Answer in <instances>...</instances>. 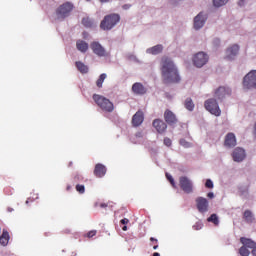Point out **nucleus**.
<instances>
[{"mask_svg":"<svg viewBox=\"0 0 256 256\" xmlns=\"http://www.w3.org/2000/svg\"><path fill=\"white\" fill-rule=\"evenodd\" d=\"M100 207H101L102 209H105V208L107 207V204H106V203H101V204H100Z\"/></svg>","mask_w":256,"mask_h":256,"instance_id":"45","label":"nucleus"},{"mask_svg":"<svg viewBox=\"0 0 256 256\" xmlns=\"http://www.w3.org/2000/svg\"><path fill=\"white\" fill-rule=\"evenodd\" d=\"M123 231H127V226L122 227Z\"/></svg>","mask_w":256,"mask_h":256,"instance_id":"51","label":"nucleus"},{"mask_svg":"<svg viewBox=\"0 0 256 256\" xmlns=\"http://www.w3.org/2000/svg\"><path fill=\"white\" fill-rule=\"evenodd\" d=\"M86 1H91V0H86Z\"/></svg>","mask_w":256,"mask_h":256,"instance_id":"54","label":"nucleus"},{"mask_svg":"<svg viewBox=\"0 0 256 256\" xmlns=\"http://www.w3.org/2000/svg\"><path fill=\"white\" fill-rule=\"evenodd\" d=\"M256 83V70H251L243 79V87L246 90L253 89Z\"/></svg>","mask_w":256,"mask_h":256,"instance_id":"6","label":"nucleus"},{"mask_svg":"<svg viewBox=\"0 0 256 256\" xmlns=\"http://www.w3.org/2000/svg\"><path fill=\"white\" fill-rule=\"evenodd\" d=\"M214 97L218 99V101H223L226 97H231V90L229 87L220 86L215 90Z\"/></svg>","mask_w":256,"mask_h":256,"instance_id":"8","label":"nucleus"},{"mask_svg":"<svg viewBox=\"0 0 256 256\" xmlns=\"http://www.w3.org/2000/svg\"><path fill=\"white\" fill-rule=\"evenodd\" d=\"M92 99L105 113H113V111H115V105L105 96L94 94Z\"/></svg>","mask_w":256,"mask_h":256,"instance_id":"2","label":"nucleus"},{"mask_svg":"<svg viewBox=\"0 0 256 256\" xmlns=\"http://www.w3.org/2000/svg\"><path fill=\"white\" fill-rule=\"evenodd\" d=\"M205 187H207V189H213V181H211V179H207Z\"/></svg>","mask_w":256,"mask_h":256,"instance_id":"38","label":"nucleus"},{"mask_svg":"<svg viewBox=\"0 0 256 256\" xmlns=\"http://www.w3.org/2000/svg\"><path fill=\"white\" fill-rule=\"evenodd\" d=\"M252 255L256 256V247L252 249Z\"/></svg>","mask_w":256,"mask_h":256,"instance_id":"47","label":"nucleus"},{"mask_svg":"<svg viewBox=\"0 0 256 256\" xmlns=\"http://www.w3.org/2000/svg\"><path fill=\"white\" fill-rule=\"evenodd\" d=\"M75 65L80 73L82 74L89 73V67L85 65L83 62L77 61Z\"/></svg>","mask_w":256,"mask_h":256,"instance_id":"26","label":"nucleus"},{"mask_svg":"<svg viewBox=\"0 0 256 256\" xmlns=\"http://www.w3.org/2000/svg\"><path fill=\"white\" fill-rule=\"evenodd\" d=\"M164 145H166V147H171V145H173V142L171 141L170 138H164Z\"/></svg>","mask_w":256,"mask_h":256,"instance_id":"39","label":"nucleus"},{"mask_svg":"<svg viewBox=\"0 0 256 256\" xmlns=\"http://www.w3.org/2000/svg\"><path fill=\"white\" fill-rule=\"evenodd\" d=\"M76 47L78 51H81V53H87V50L89 49V44L83 40H78L76 42Z\"/></svg>","mask_w":256,"mask_h":256,"instance_id":"23","label":"nucleus"},{"mask_svg":"<svg viewBox=\"0 0 256 256\" xmlns=\"http://www.w3.org/2000/svg\"><path fill=\"white\" fill-rule=\"evenodd\" d=\"M179 143H180V145L182 146V147H185V149H189V147H191V143L190 142H187V140H185V139H180V141H179Z\"/></svg>","mask_w":256,"mask_h":256,"instance_id":"34","label":"nucleus"},{"mask_svg":"<svg viewBox=\"0 0 256 256\" xmlns=\"http://www.w3.org/2000/svg\"><path fill=\"white\" fill-rule=\"evenodd\" d=\"M207 61H209V56L204 52H198L193 58V63L195 67L199 68L203 67V65H205Z\"/></svg>","mask_w":256,"mask_h":256,"instance_id":"10","label":"nucleus"},{"mask_svg":"<svg viewBox=\"0 0 256 256\" xmlns=\"http://www.w3.org/2000/svg\"><path fill=\"white\" fill-rule=\"evenodd\" d=\"M76 191L81 195H83V193H85V185L77 184Z\"/></svg>","mask_w":256,"mask_h":256,"instance_id":"36","label":"nucleus"},{"mask_svg":"<svg viewBox=\"0 0 256 256\" xmlns=\"http://www.w3.org/2000/svg\"><path fill=\"white\" fill-rule=\"evenodd\" d=\"M240 243H242V245H244V247H246V249H255V247H256L255 241H253L249 238L241 237Z\"/></svg>","mask_w":256,"mask_h":256,"instance_id":"21","label":"nucleus"},{"mask_svg":"<svg viewBox=\"0 0 256 256\" xmlns=\"http://www.w3.org/2000/svg\"><path fill=\"white\" fill-rule=\"evenodd\" d=\"M229 3V0H213L214 7H223V5H227Z\"/></svg>","mask_w":256,"mask_h":256,"instance_id":"30","label":"nucleus"},{"mask_svg":"<svg viewBox=\"0 0 256 256\" xmlns=\"http://www.w3.org/2000/svg\"><path fill=\"white\" fill-rule=\"evenodd\" d=\"M243 219L246 223H253V221H255V216L251 210H245L243 213Z\"/></svg>","mask_w":256,"mask_h":256,"instance_id":"24","label":"nucleus"},{"mask_svg":"<svg viewBox=\"0 0 256 256\" xmlns=\"http://www.w3.org/2000/svg\"><path fill=\"white\" fill-rule=\"evenodd\" d=\"M179 187L184 193H191L193 191V182L187 176H181L179 178Z\"/></svg>","mask_w":256,"mask_h":256,"instance_id":"7","label":"nucleus"},{"mask_svg":"<svg viewBox=\"0 0 256 256\" xmlns=\"http://www.w3.org/2000/svg\"><path fill=\"white\" fill-rule=\"evenodd\" d=\"M152 125L158 133H165L167 131V124L161 119H155Z\"/></svg>","mask_w":256,"mask_h":256,"instance_id":"15","label":"nucleus"},{"mask_svg":"<svg viewBox=\"0 0 256 256\" xmlns=\"http://www.w3.org/2000/svg\"><path fill=\"white\" fill-rule=\"evenodd\" d=\"M146 53L149 55H159V53H163V45L158 44L146 50Z\"/></svg>","mask_w":256,"mask_h":256,"instance_id":"22","label":"nucleus"},{"mask_svg":"<svg viewBox=\"0 0 256 256\" xmlns=\"http://www.w3.org/2000/svg\"><path fill=\"white\" fill-rule=\"evenodd\" d=\"M160 66L162 81L165 85H170L171 83H179L181 81L179 70L171 58L167 56L162 57Z\"/></svg>","mask_w":256,"mask_h":256,"instance_id":"1","label":"nucleus"},{"mask_svg":"<svg viewBox=\"0 0 256 256\" xmlns=\"http://www.w3.org/2000/svg\"><path fill=\"white\" fill-rule=\"evenodd\" d=\"M75 5L72 2H64L56 9L57 19H67L71 13H73Z\"/></svg>","mask_w":256,"mask_h":256,"instance_id":"4","label":"nucleus"},{"mask_svg":"<svg viewBox=\"0 0 256 256\" xmlns=\"http://www.w3.org/2000/svg\"><path fill=\"white\" fill-rule=\"evenodd\" d=\"M208 223H214V225H219V217H217V214H212L207 219Z\"/></svg>","mask_w":256,"mask_h":256,"instance_id":"31","label":"nucleus"},{"mask_svg":"<svg viewBox=\"0 0 256 256\" xmlns=\"http://www.w3.org/2000/svg\"><path fill=\"white\" fill-rule=\"evenodd\" d=\"M243 1H245V0H240L239 5H241V3H243Z\"/></svg>","mask_w":256,"mask_h":256,"instance_id":"52","label":"nucleus"},{"mask_svg":"<svg viewBox=\"0 0 256 256\" xmlns=\"http://www.w3.org/2000/svg\"><path fill=\"white\" fill-rule=\"evenodd\" d=\"M107 79V74L102 73L96 81V86L101 89L103 87L104 81Z\"/></svg>","mask_w":256,"mask_h":256,"instance_id":"29","label":"nucleus"},{"mask_svg":"<svg viewBox=\"0 0 256 256\" xmlns=\"http://www.w3.org/2000/svg\"><path fill=\"white\" fill-rule=\"evenodd\" d=\"M153 249H154V250L159 249V245H157V244H156V245H154V246H153Z\"/></svg>","mask_w":256,"mask_h":256,"instance_id":"49","label":"nucleus"},{"mask_svg":"<svg viewBox=\"0 0 256 256\" xmlns=\"http://www.w3.org/2000/svg\"><path fill=\"white\" fill-rule=\"evenodd\" d=\"M82 25H84V27H87L88 29H91V27L95 26V21H93V19L86 17L82 19Z\"/></svg>","mask_w":256,"mask_h":256,"instance_id":"27","label":"nucleus"},{"mask_svg":"<svg viewBox=\"0 0 256 256\" xmlns=\"http://www.w3.org/2000/svg\"><path fill=\"white\" fill-rule=\"evenodd\" d=\"M132 91L135 93V95H145V93H147L145 86L139 82L133 84Z\"/></svg>","mask_w":256,"mask_h":256,"instance_id":"19","label":"nucleus"},{"mask_svg":"<svg viewBox=\"0 0 256 256\" xmlns=\"http://www.w3.org/2000/svg\"><path fill=\"white\" fill-rule=\"evenodd\" d=\"M71 184H68L67 187H66V191H71Z\"/></svg>","mask_w":256,"mask_h":256,"instance_id":"46","label":"nucleus"},{"mask_svg":"<svg viewBox=\"0 0 256 256\" xmlns=\"http://www.w3.org/2000/svg\"><path fill=\"white\" fill-rule=\"evenodd\" d=\"M143 121H145V115L143 111L138 110L132 117V125L133 127H139L143 124Z\"/></svg>","mask_w":256,"mask_h":256,"instance_id":"13","label":"nucleus"},{"mask_svg":"<svg viewBox=\"0 0 256 256\" xmlns=\"http://www.w3.org/2000/svg\"><path fill=\"white\" fill-rule=\"evenodd\" d=\"M106 173H107V167H105V165L100 163L95 165V168H94L95 177H98V178L105 177Z\"/></svg>","mask_w":256,"mask_h":256,"instance_id":"18","label":"nucleus"},{"mask_svg":"<svg viewBox=\"0 0 256 256\" xmlns=\"http://www.w3.org/2000/svg\"><path fill=\"white\" fill-rule=\"evenodd\" d=\"M233 161L236 163H241L245 159V150L243 148H235L232 153Z\"/></svg>","mask_w":256,"mask_h":256,"instance_id":"14","label":"nucleus"},{"mask_svg":"<svg viewBox=\"0 0 256 256\" xmlns=\"http://www.w3.org/2000/svg\"><path fill=\"white\" fill-rule=\"evenodd\" d=\"M196 207L199 213H207L209 211V201L204 197L196 198Z\"/></svg>","mask_w":256,"mask_h":256,"instance_id":"11","label":"nucleus"},{"mask_svg":"<svg viewBox=\"0 0 256 256\" xmlns=\"http://www.w3.org/2000/svg\"><path fill=\"white\" fill-rule=\"evenodd\" d=\"M90 49L93 51L94 55L97 57H107V50L99 42H92L90 44Z\"/></svg>","mask_w":256,"mask_h":256,"instance_id":"9","label":"nucleus"},{"mask_svg":"<svg viewBox=\"0 0 256 256\" xmlns=\"http://www.w3.org/2000/svg\"><path fill=\"white\" fill-rule=\"evenodd\" d=\"M204 107L206 111L215 115V117H221V108H219V103L214 98H210L204 102Z\"/></svg>","mask_w":256,"mask_h":256,"instance_id":"5","label":"nucleus"},{"mask_svg":"<svg viewBox=\"0 0 256 256\" xmlns=\"http://www.w3.org/2000/svg\"><path fill=\"white\" fill-rule=\"evenodd\" d=\"M9 244V232L7 230L2 231V235L0 236V245L6 247Z\"/></svg>","mask_w":256,"mask_h":256,"instance_id":"25","label":"nucleus"},{"mask_svg":"<svg viewBox=\"0 0 256 256\" xmlns=\"http://www.w3.org/2000/svg\"><path fill=\"white\" fill-rule=\"evenodd\" d=\"M164 119L168 125H175V123H177V116H175L171 110H166L164 112Z\"/></svg>","mask_w":256,"mask_h":256,"instance_id":"17","label":"nucleus"},{"mask_svg":"<svg viewBox=\"0 0 256 256\" xmlns=\"http://www.w3.org/2000/svg\"><path fill=\"white\" fill-rule=\"evenodd\" d=\"M119 21H121V16L119 14H108L100 22V29H102V31H111V29H113V27H115Z\"/></svg>","mask_w":256,"mask_h":256,"instance_id":"3","label":"nucleus"},{"mask_svg":"<svg viewBox=\"0 0 256 256\" xmlns=\"http://www.w3.org/2000/svg\"><path fill=\"white\" fill-rule=\"evenodd\" d=\"M207 197H208L209 199H213V197H215V194H213V192H209V193L207 194Z\"/></svg>","mask_w":256,"mask_h":256,"instance_id":"43","label":"nucleus"},{"mask_svg":"<svg viewBox=\"0 0 256 256\" xmlns=\"http://www.w3.org/2000/svg\"><path fill=\"white\" fill-rule=\"evenodd\" d=\"M237 53H239V45L234 44V45L230 46L229 48H227L226 58L233 59V57H235L237 55Z\"/></svg>","mask_w":256,"mask_h":256,"instance_id":"20","label":"nucleus"},{"mask_svg":"<svg viewBox=\"0 0 256 256\" xmlns=\"http://www.w3.org/2000/svg\"><path fill=\"white\" fill-rule=\"evenodd\" d=\"M184 107L187 111H193L195 109V103H193V99L187 98L184 102Z\"/></svg>","mask_w":256,"mask_h":256,"instance_id":"28","label":"nucleus"},{"mask_svg":"<svg viewBox=\"0 0 256 256\" xmlns=\"http://www.w3.org/2000/svg\"><path fill=\"white\" fill-rule=\"evenodd\" d=\"M215 43H219V39H216V40H215Z\"/></svg>","mask_w":256,"mask_h":256,"instance_id":"53","label":"nucleus"},{"mask_svg":"<svg viewBox=\"0 0 256 256\" xmlns=\"http://www.w3.org/2000/svg\"><path fill=\"white\" fill-rule=\"evenodd\" d=\"M150 241H152V242H154V243H156V244L159 242V241H158L156 238H154V237H151V238H150Z\"/></svg>","mask_w":256,"mask_h":256,"instance_id":"44","label":"nucleus"},{"mask_svg":"<svg viewBox=\"0 0 256 256\" xmlns=\"http://www.w3.org/2000/svg\"><path fill=\"white\" fill-rule=\"evenodd\" d=\"M225 147H235L237 145V138L235 137L234 133H228L224 140Z\"/></svg>","mask_w":256,"mask_h":256,"instance_id":"16","label":"nucleus"},{"mask_svg":"<svg viewBox=\"0 0 256 256\" xmlns=\"http://www.w3.org/2000/svg\"><path fill=\"white\" fill-rule=\"evenodd\" d=\"M95 235H97V230H91L86 234V237H88V239H91L92 237H95Z\"/></svg>","mask_w":256,"mask_h":256,"instance_id":"37","label":"nucleus"},{"mask_svg":"<svg viewBox=\"0 0 256 256\" xmlns=\"http://www.w3.org/2000/svg\"><path fill=\"white\" fill-rule=\"evenodd\" d=\"M166 178L169 180V183L175 189L177 187V185L175 184V179H173V176H171V174H169V173H166Z\"/></svg>","mask_w":256,"mask_h":256,"instance_id":"33","label":"nucleus"},{"mask_svg":"<svg viewBox=\"0 0 256 256\" xmlns=\"http://www.w3.org/2000/svg\"><path fill=\"white\" fill-rule=\"evenodd\" d=\"M152 256H161L158 252H155Z\"/></svg>","mask_w":256,"mask_h":256,"instance_id":"50","label":"nucleus"},{"mask_svg":"<svg viewBox=\"0 0 256 256\" xmlns=\"http://www.w3.org/2000/svg\"><path fill=\"white\" fill-rule=\"evenodd\" d=\"M193 229L195 231H199L200 229H203V224L201 223H196L194 226H193Z\"/></svg>","mask_w":256,"mask_h":256,"instance_id":"40","label":"nucleus"},{"mask_svg":"<svg viewBox=\"0 0 256 256\" xmlns=\"http://www.w3.org/2000/svg\"><path fill=\"white\" fill-rule=\"evenodd\" d=\"M79 181H83V176L81 175H76L73 177L71 180V185H75V183H79Z\"/></svg>","mask_w":256,"mask_h":256,"instance_id":"35","label":"nucleus"},{"mask_svg":"<svg viewBox=\"0 0 256 256\" xmlns=\"http://www.w3.org/2000/svg\"><path fill=\"white\" fill-rule=\"evenodd\" d=\"M239 254L241 256H249L251 254V252L249 251V249H247V247L245 246H242L240 249H239Z\"/></svg>","mask_w":256,"mask_h":256,"instance_id":"32","label":"nucleus"},{"mask_svg":"<svg viewBox=\"0 0 256 256\" xmlns=\"http://www.w3.org/2000/svg\"><path fill=\"white\" fill-rule=\"evenodd\" d=\"M122 9L127 10V9H131V4H125L122 6Z\"/></svg>","mask_w":256,"mask_h":256,"instance_id":"42","label":"nucleus"},{"mask_svg":"<svg viewBox=\"0 0 256 256\" xmlns=\"http://www.w3.org/2000/svg\"><path fill=\"white\" fill-rule=\"evenodd\" d=\"M100 3H109V0H100Z\"/></svg>","mask_w":256,"mask_h":256,"instance_id":"48","label":"nucleus"},{"mask_svg":"<svg viewBox=\"0 0 256 256\" xmlns=\"http://www.w3.org/2000/svg\"><path fill=\"white\" fill-rule=\"evenodd\" d=\"M205 21H207V16L203 14V12H200L195 18H194V29L196 31H199L202 27L205 25Z\"/></svg>","mask_w":256,"mask_h":256,"instance_id":"12","label":"nucleus"},{"mask_svg":"<svg viewBox=\"0 0 256 256\" xmlns=\"http://www.w3.org/2000/svg\"><path fill=\"white\" fill-rule=\"evenodd\" d=\"M120 223H121L122 225H127V224L129 223V219L123 218V219L120 221Z\"/></svg>","mask_w":256,"mask_h":256,"instance_id":"41","label":"nucleus"}]
</instances>
